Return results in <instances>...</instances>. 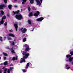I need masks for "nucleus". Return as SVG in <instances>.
<instances>
[{"instance_id":"nucleus-8","label":"nucleus","mask_w":73,"mask_h":73,"mask_svg":"<svg viewBox=\"0 0 73 73\" xmlns=\"http://www.w3.org/2000/svg\"><path fill=\"white\" fill-rule=\"evenodd\" d=\"M7 7V5H1L0 6V9H3V7H4L5 8V7Z\"/></svg>"},{"instance_id":"nucleus-19","label":"nucleus","mask_w":73,"mask_h":73,"mask_svg":"<svg viewBox=\"0 0 73 73\" xmlns=\"http://www.w3.org/2000/svg\"><path fill=\"white\" fill-rule=\"evenodd\" d=\"M29 65V63H28L25 67V69H28V68Z\"/></svg>"},{"instance_id":"nucleus-4","label":"nucleus","mask_w":73,"mask_h":73,"mask_svg":"<svg viewBox=\"0 0 73 73\" xmlns=\"http://www.w3.org/2000/svg\"><path fill=\"white\" fill-rule=\"evenodd\" d=\"M25 47H26V48L25 49V51L26 52H27L30 49H31V48H29V46H28V45H27V44H25Z\"/></svg>"},{"instance_id":"nucleus-3","label":"nucleus","mask_w":73,"mask_h":73,"mask_svg":"<svg viewBox=\"0 0 73 73\" xmlns=\"http://www.w3.org/2000/svg\"><path fill=\"white\" fill-rule=\"evenodd\" d=\"M15 18L18 20H21L23 19V16L20 14H18L15 16Z\"/></svg>"},{"instance_id":"nucleus-34","label":"nucleus","mask_w":73,"mask_h":73,"mask_svg":"<svg viewBox=\"0 0 73 73\" xmlns=\"http://www.w3.org/2000/svg\"><path fill=\"white\" fill-rule=\"evenodd\" d=\"M9 31L11 33V32H13V31L12 30H10Z\"/></svg>"},{"instance_id":"nucleus-7","label":"nucleus","mask_w":73,"mask_h":73,"mask_svg":"<svg viewBox=\"0 0 73 73\" xmlns=\"http://www.w3.org/2000/svg\"><path fill=\"white\" fill-rule=\"evenodd\" d=\"M44 20V18L43 17H41L38 19H36V21H42V20Z\"/></svg>"},{"instance_id":"nucleus-17","label":"nucleus","mask_w":73,"mask_h":73,"mask_svg":"<svg viewBox=\"0 0 73 73\" xmlns=\"http://www.w3.org/2000/svg\"><path fill=\"white\" fill-rule=\"evenodd\" d=\"M2 69H3V70H4L5 72H6L8 70V69H7V68L5 67H3L2 68Z\"/></svg>"},{"instance_id":"nucleus-39","label":"nucleus","mask_w":73,"mask_h":73,"mask_svg":"<svg viewBox=\"0 0 73 73\" xmlns=\"http://www.w3.org/2000/svg\"><path fill=\"white\" fill-rule=\"evenodd\" d=\"M8 40H12V38H8Z\"/></svg>"},{"instance_id":"nucleus-36","label":"nucleus","mask_w":73,"mask_h":73,"mask_svg":"<svg viewBox=\"0 0 73 73\" xmlns=\"http://www.w3.org/2000/svg\"><path fill=\"white\" fill-rule=\"evenodd\" d=\"M18 48V46H15L14 47V49H16V48Z\"/></svg>"},{"instance_id":"nucleus-2","label":"nucleus","mask_w":73,"mask_h":73,"mask_svg":"<svg viewBox=\"0 0 73 73\" xmlns=\"http://www.w3.org/2000/svg\"><path fill=\"white\" fill-rule=\"evenodd\" d=\"M71 57V55H67L66 56V57L67 58L66 59V61H69L70 62H71L73 60V57ZM70 57V58H69Z\"/></svg>"},{"instance_id":"nucleus-10","label":"nucleus","mask_w":73,"mask_h":73,"mask_svg":"<svg viewBox=\"0 0 73 73\" xmlns=\"http://www.w3.org/2000/svg\"><path fill=\"white\" fill-rule=\"evenodd\" d=\"M17 24V23H15L14 24V27H15V28L16 31H17L18 26H17V24Z\"/></svg>"},{"instance_id":"nucleus-45","label":"nucleus","mask_w":73,"mask_h":73,"mask_svg":"<svg viewBox=\"0 0 73 73\" xmlns=\"http://www.w3.org/2000/svg\"><path fill=\"white\" fill-rule=\"evenodd\" d=\"M14 7L15 8H17V6H14Z\"/></svg>"},{"instance_id":"nucleus-42","label":"nucleus","mask_w":73,"mask_h":73,"mask_svg":"<svg viewBox=\"0 0 73 73\" xmlns=\"http://www.w3.org/2000/svg\"><path fill=\"white\" fill-rule=\"evenodd\" d=\"M4 60H6V57H4Z\"/></svg>"},{"instance_id":"nucleus-31","label":"nucleus","mask_w":73,"mask_h":73,"mask_svg":"<svg viewBox=\"0 0 73 73\" xmlns=\"http://www.w3.org/2000/svg\"><path fill=\"white\" fill-rule=\"evenodd\" d=\"M22 71H23V72H25L27 71V70H22Z\"/></svg>"},{"instance_id":"nucleus-37","label":"nucleus","mask_w":73,"mask_h":73,"mask_svg":"<svg viewBox=\"0 0 73 73\" xmlns=\"http://www.w3.org/2000/svg\"><path fill=\"white\" fill-rule=\"evenodd\" d=\"M32 66V64H29V66H30V67H31V66Z\"/></svg>"},{"instance_id":"nucleus-47","label":"nucleus","mask_w":73,"mask_h":73,"mask_svg":"<svg viewBox=\"0 0 73 73\" xmlns=\"http://www.w3.org/2000/svg\"><path fill=\"white\" fill-rule=\"evenodd\" d=\"M17 0H15V1H17Z\"/></svg>"},{"instance_id":"nucleus-12","label":"nucleus","mask_w":73,"mask_h":73,"mask_svg":"<svg viewBox=\"0 0 73 73\" xmlns=\"http://www.w3.org/2000/svg\"><path fill=\"white\" fill-rule=\"evenodd\" d=\"M19 12V11L18 10L17 11H16L15 12L14 11H13V15H16V14H17Z\"/></svg>"},{"instance_id":"nucleus-29","label":"nucleus","mask_w":73,"mask_h":73,"mask_svg":"<svg viewBox=\"0 0 73 73\" xmlns=\"http://www.w3.org/2000/svg\"><path fill=\"white\" fill-rule=\"evenodd\" d=\"M4 1L5 4L7 3V0H4Z\"/></svg>"},{"instance_id":"nucleus-22","label":"nucleus","mask_w":73,"mask_h":73,"mask_svg":"<svg viewBox=\"0 0 73 73\" xmlns=\"http://www.w3.org/2000/svg\"><path fill=\"white\" fill-rule=\"evenodd\" d=\"M23 2H22V4H24V3L27 1V0H23Z\"/></svg>"},{"instance_id":"nucleus-28","label":"nucleus","mask_w":73,"mask_h":73,"mask_svg":"<svg viewBox=\"0 0 73 73\" xmlns=\"http://www.w3.org/2000/svg\"><path fill=\"white\" fill-rule=\"evenodd\" d=\"M14 68L13 67H11L10 68V70H13V69Z\"/></svg>"},{"instance_id":"nucleus-38","label":"nucleus","mask_w":73,"mask_h":73,"mask_svg":"<svg viewBox=\"0 0 73 73\" xmlns=\"http://www.w3.org/2000/svg\"><path fill=\"white\" fill-rule=\"evenodd\" d=\"M6 39V37H4V39H3V41H4Z\"/></svg>"},{"instance_id":"nucleus-9","label":"nucleus","mask_w":73,"mask_h":73,"mask_svg":"<svg viewBox=\"0 0 73 73\" xmlns=\"http://www.w3.org/2000/svg\"><path fill=\"white\" fill-rule=\"evenodd\" d=\"M36 1L37 3V4L40 6L41 5V3H40V1L39 0H36Z\"/></svg>"},{"instance_id":"nucleus-27","label":"nucleus","mask_w":73,"mask_h":73,"mask_svg":"<svg viewBox=\"0 0 73 73\" xmlns=\"http://www.w3.org/2000/svg\"><path fill=\"white\" fill-rule=\"evenodd\" d=\"M3 53L4 55L5 56H7V53Z\"/></svg>"},{"instance_id":"nucleus-13","label":"nucleus","mask_w":73,"mask_h":73,"mask_svg":"<svg viewBox=\"0 0 73 73\" xmlns=\"http://www.w3.org/2000/svg\"><path fill=\"white\" fill-rule=\"evenodd\" d=\"M8 35L9 36H11L13 37H15V35L12 33L9 34Z\"/></svg>"},{"instance_id":"nucleus-50","label":"nucleus","mask_w":73,"mask_h":73,"mask_svg":"<svg viewBox=\"0 0 73 73\" xmlns=\"http://www.w3.org/2000/svg\"><path fill=\"white\" fill-rule=\"evenodd\" d=\"M0 73H1V71H0Z\"/></svg>"},{"instance_id":"nucleus-21","label":"nucleus","mask_w":73,"mask_h":73,"mask_svg":"<svg viewBox=\"0 0 73 73\" xmlns=\"http://www.w3.org/2000/svg\"><path fill=\"white\" fill-rule=\"evenodd\" d=\"M33 15V14L32 12H30L29 13V17H31V16H32Z\"/></svg>"},{"instance_id":"nucleus-30","label":"nucleus","mask_w":73,"mask_h":73,"mask_svg":"<svg viewBox=\"0 0 73 73\" xmlns=\"http://www.w3.org/2000/svg\"><path fill=\"white\" fill-rule=\"evenodd\" d=\"M28 10L29 11H31V8L29 7V6H28Z\"/></svg>"},{"instance_id":"nucleus-48","label":"nucleus","mask_w":73,"mask_h":73,"mask_svg":"<svg viewBox=\"0 0 73 73\" xmlns=\"http://www.w3.org/2000/svg\"><path fill=\"white\" fill-rule=\"evenodd\" d=\"M21 11H23V10L21 9Z\"/></svg>"},{"instance_id":"nucleus-51","label":"nucleus","mask_w":73,"mask_h":73,"mask_svg":"<svg viewBox=\"0 0 73 73\" xmlns=\"http://www.w3.org/2000/svg\"><path fill=\"white\" fill-rule=\"evenodd\" d=\"M22 37H23V36H22Z\"/></svg>"},{"instance_id":"nucleus-14","label":"nucleus","mask_w":73,"mask_h":73,"mask_svg":"<svg viewBox=\"0 0 73 73\" xmlns=\"http://www.w3.org/2000/svg\"><path fill=\"white\" fill-rule=\"evenodd\" d=\"M18 57V56H16V58H15V57H13L12 59L13 60V61H15V60L16 59V60H17Z\"/></svg>"},{"instance_id":"nucleus-32","label":"nucleus","mask_w":73,"mask_h":73,"mask_svg":"<svg viewBox=\"0 0 73 73\" xmlns=\"http://www.w3.org/2000/svg\"><path fill=\"white\" fill-rule=\"evenodd\" d=\"M7 23L5 22L4 23V25H5V26H7Z\"/></svg>"},{"instance_id":"nucleus-1","label":"nucleus","mask_w":73,"mask_h":73,"mask_svg":"<svg viewBox=\"0 0 73 73\" xmlns=\"http://www.w3.org/2000/svg\"><path fill=\"white\" fill-rule=\"evenodd\" d=\"M22 54L23 55H24L25 56L23 57L22 59H21L20 62V63H22V62H25V59H26L29 56V54H27L25 52H23Z\"/></svg>"},{"instance_id":"nucleus-5","label":"nucleus","mask_w":73,"mask_h":73,"mask_svg":"<svg viewBox=\"0 0 73 73\" xmlns=\"http://www.w3.org/2000/svg\"><path fill=\"white\" fill-rule=\"evenodd\" d=\"M6 18V16H5V15H4L3 17H2V20L1 21L0 23V25H1V24H3V23H4V21H3V19H5Z\"/></svg>"},{"instance_id":"nucleus-18","label":"nucleus","mask_w":73,"mask_h":73,"mask_svg":"<svg viewBox=\"0 0 73 73\" xmlns=\"http://www.w3.org/2000/svg\"><path fill=\"white\" fill-rule=\"evenodd\" d=\"M11 43V44H12L13 45L15 44V40H14V41L11 42V41H9Z\"/></svg>"},{"instance_id":"nucleus-44","label":"nucleus","mask_w":73,"mask_h":73,"mask_svg":"<svg viewBox=\"0 0 73 73\" xmlns=\"http://www.w3.org/2000/svg\"><path fill=\"white\" fill-rule=\"evenodd\" d=\"M40 1L41 3H42V0H40Z\"/></svg>"},{"instance_id":"nucleus-15","label":"nucleus","mask_w":73,"mask_h":73,"mask_svg":"<svg viewBox=\"0 0 73 73\" xmlns=\"http://www.w3.org/2000/svg\"><path fill=\"white\" fill-rule=\"evenodd\" d=\"M13 48L14 47L12 48L11 49V52L12 53H15V50H14V49H13Z\"/></svg>"},{"instance_id":"nucleus-20","label":"nucleus","mask_w":73,"mask_h":73,"mask_svg":"<svg viewBox=\"0 0 73 73\" xmlns=\"http://www.w3.org/2000/svg\"><path fill=\"white\" fill-rule=\"evenodd\" d=\"M12 5H9L8 7L9 9H12Z\"/></svg>"},{"instance_id":"nucleus-24","label":"nucleus","mask_w":73,"mask_h":73,"mask_svg":"<svg viewBox=\"0 0 73 73\" xmlns=\"http://www.w3.org/2000/svg\"><path fill=\"white\" fill-rule=\"evenodd\" d=\"M26 40H27V38H24L23 39V42H25L26 41Z\"/></svg>"},{"instance_id":"nucleus-35","label":"nucleus","mask_w":73,"mask_h":73,"mask_svg":"<svg viewBox=\"0 0 73 73\" xmlns=\"http://www.w3.org/2000/svg\"><path fill=\"white\" fill-rule=\"evenodd\" d=\"M6 48L7 49H9V47L7 46L6 47Z\"/></svg>"},{"instance_id":"nucleus-43","label":"nucleus","mask_w":73,"mask_h":73,"mask_svg":"<svg viewBox=\"0 0 73 73\" xmlns=\"http://www.w3.org/2000/svg\"><path fill=\"white\" fill-rule=\"evenodd\" d=\"M34 29H35V28H33V29L32 30H31V31H32V32H33V30H34Z\"/></svg>"},{"instance_id":"nucleus-26","label":"nucleus","mask_w":73,"mask_h":73,"mask_svg":"<svg viewBox=\"0 0 73 73\" xmlns=\"http://www.w3.org/2000/svg\"><path fill=\"white\" fill-rule=\"evenodd\" d=\"M0 40L1 41H3V38L2 37L0 36Z\"/></svg>"},{"instance_id":"nucleus-25","label":"nucleus","mask_w":73,"mask_h":73,"mask_svg":"<svg viewBox=\"0 0 73 73\" xmlns=\"http://www.w3.org/2000/svg\"><path fill=\"white\" fill-rule=\"evenodd\" d=\"M28 22L29 24H31V20H28Z\"/></svg>"},{"instance_id":"nucleus-16","label":"nucleus","mask_w":73,"mask_h":73,"mask_svg":"<svg viewBox=\"0 0 73 73\" xmlns=\"http://www.w3.org/2000/svg\"><path fill=\"white\" fill-rule=\"evenodd\" d=\"M0 12L1 13V14H0V16H1V15H3L4 14V11L2 10Z\"/></svg>"},{"instance_id":"nucleus-11","label":"nucleus","mask_w":73,"mask_h":73,"mask_svg":"<svg viewBox=\"0 0 73 73\" xmlns=\"http://www.w3.org/2000/svg\"><path fill=\"white\" fill-rule=\"evenodd\" d=\"M40 12L38 11H36V13H35L34 15V16H37L38 15H39Z\"/></svg>"},{"instance_id":"nucleus-49","label":"nucleus","mask_w":73,"mask_h":73,"mask_svg":"<svg viewBox=\"0 0 73 73\" xmlns=\"http://www.w3.org/2000/svg\"><path fill=\"white\" fill-rule=\"evenodd\" d=\"M0 60H1V57H0Z\"/></svg>"},{"instance_id":"nucleus-23","label":"nucleus","mask_w":73,"mask_h":73,"mask_svg":"<svg viewBox=\"0 0 73 73\" xmlns=\"http://www.w3.org/2000/svg\"><path fill=\"white\" fill-rule=\"evenodd\" d=\"M8 64V62L7 61L5 62L3 64L4 65H7Z\"/></svg>"},{"instance_id":"nucleus-46","label":"nucleus","mask_w":73,"mask_h":73,"mask_svg":"<svg viewBox=\"0 0 73 73\" xmlns=\"http://www.w3.org/2000/svg\"><path fill=\"white\" fill-rule=\"evenodd\" d=\"M72 65H73V62H72Z\"/></svg>"},{"instance_id":"nucleus-6","label":"nucleus","mask_w":73,"mask_h":73,"mask_svg":"<svg viewBox=\"0 0 73 73\" xmlns=\"http://www.w3.org/2000/svg\"><path fill=\"white\" fill-rule=\"evenodd\" d=\"M21 31L22 33H25V32L27 31V30L25 28H21Z\"/></svg>"},{"instance_id":"nucleus-33","label":"nucleus","mask_w":73,"mask_h":73,"mask_svg":"<svg viewBox=\"0 0 73 73\" xmlns=\"http://www.w3.org/2000/svg\"><path fill=\"white\" fill-rule=\"evenodd\" d=\"M7 73H10V70L9 69H8L7 70Z\"/></svg>"},{"instance_id":"nucleus-40","label":"nucleus","mask_w":73,"mask_h":73,"mask_svg":"<svg viewBox=\"0 0 73 73\" xmlns=\"http://www.w3.org/2000/svg\"><path fill=\"white\" fill-rule=\"evenodd\" d=\"M66 67H68V65L67 64L66 65Z\"/></svg>"},{"instance_id":"nucleus-41","label":"nucleus","mask_w":73,"mask_h":73,"mask_svg":"<svg viewBox=\"0 0 73 73\" xmlns=\"http://www.w3.org/2000/svg\"><path fill=\"white\" fill-rule=\"evenodd\" d=\"M70 68V67H68L66 69H68V70L69 69V68Z\"/></svg>"}]
</instances>
